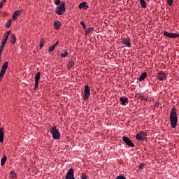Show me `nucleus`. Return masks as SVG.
I'll return each instance as SVG.
<instances>
[{"mask_svg":"<svg viewBox=\"0 0 179 179\" xmlns=\"http://www.w3.org/2000/svg\"><path fill=\"white\" fill-rule=\"evenodd\" d=\"M169 118L172 128H176L177 127V122H178V115H177V110L176 108L171 109Z\"/></svg>","mask_w":179,"mask_h":179,"instance_id":"obj_1","label":"nucleus"},{"mask_svg":"<svg viewBox=\"0 0 179 179\" xmlns=\"http://www.w3.org/2000/svg\"><path fill=\"white\" fill-rule=\"evenodd\" d=\"M50 133L52 134V136L53 139L58 140L61 138V134H59V131L57 129V126H54L50 128Z\"/></svg>","mask_w":179,"mask_h":179,"instance_id":"obj_2","label":"nucleus"},{"mask_svg":"<svg viewBox=\"0 0 179 179\" xmlns=\"http://www.w3.org/2000/svg\"><path fill=\"white\" fill-rule=\"evenodd\" d=\"M65 2L62 1L56 8L57 15H63L65 13Z\"/></svg>","mask_w":179,"mask_h":179,"instance_id":"obj_3","label":"nucleus"},{"mask_svg":"<svg viewBox=\"0 0 179 179\" xmlns=\"http://www.w3.org/2000/svg\"><path fill=\"white\" fill-rule=\"evenodd\" d=\"M89 97H90V87H89V85H87L84 90L83 99L85 101H87Z\"/></svg>","mask_w":179,"mask_h":179,"instance_id":"obj_4","label":"nucleus"},{"mask_svg":"<svg viewBox=\"0 0 179 179\" xmlns=\"http://www.w3.org/2000/svg\"><path fill=\"white\" fill-rule=\"evenodd\" d=\"M147 136L148 134L143 131H140L136 135V138L138 141H145Z\"/></svg>","mask_w":179,"mask_h":179,"instance_id":"obj_5","label":"nucleus"},{"mask_svg":"<svg viewBox=\"0 0 179 179\" xmlns=\"http://www.w3.org/2000/svg\"><path fill=\"white\" fill-rule=\"evenodd\" d=\"M122 141H123V142H124V143H126V145H127V146H129L130 148L135 147V144H134V143H132V141H131V139H129V138L123 136Z\"/></svg>","mask_w":179,"mask_h":179,"instance_id":"obj_6","label":"nucleus"},{"mask_svg":"<svg viewBox=\"0 0 179 179\" xmlns=\"http://www.w3.org/2000/svg\"><path fill=\"white\" fill-rule=\"evenodd\" d=\"M164 36H165V37H168L169 38H177V37L179 36V34L169 33L166 31H164Z\"/></svg>","mask_w":179,"mask_h":179,"instance_id":"obj_7","label":"nucleus"},{"mask_svg":"<svg viewBox=\"0 0 179 179\" xmlns=\"http://www.w3.org/2000/svg\"><path fill=\"white\" fill-rule=\"evenodd\" d=\"M73 169H70L66 176L65 179H75V176L73 175Z\"/></svg>","mask_w":179,"mask_h":179,"instance_id":"obj_8","label":"nucleus"},{"mask_svg":"<svg viewBox=\"0 0 179 179\" xmlns=\"http://www.w3.org/2000/svg\"><path fill=\"white\" fill-rule=\"evenodd\" d=\"M22 15V10H18L13 13V20L15 22L17 20V17Z\"/></svg>","mask_w":179,"mask_h":179,"instance_id":"obj_9","label":"nucleus"},{"mask_svg":"<svg viewBox=\"0 0 179 179\" xmlns=\"http://www.w3.org/2000/svg\"><path fill=\"white\" fill-rule=\"evenodd\" d=\"M40 75H41V73L38 72L35 75V89L38 88V80H40Z\"/></svg>","mask_w":179,"mask_h":179,"instance_id":"obj_10","label":"nucleus"},{"mask_svg":"<svg viewBox=\"0 0 179 179\" xmlns=\"http://www.w3.org/2000/svg\"><path fill=\"white\" fill-rule=\"evenodd\" d=\"M157 75H158V79L161 81L164 80V79H166V78L167 77L166 73L163 72H159Z\"/></svg>","mask_w":179,"mask_h":179,"instance_id":"obj_11","label":"nucleus"},{"mask_svg":"<svg viewBox=\"0 0 179 179\" xmlns=\"http://www.w3.org/2000/svg\"><path fill=\"white\" fill-rule=\"evenodd\" d=\"M8 62H5L4 64L2 65V67H1V73H6V69H8Z\"/></svg>","mask_w":179,"mask_h":179,"instance_id":"obj_12","label":"nucleus"},{"mask_svg":"<svg viewBox=\"0 0 179 179\" xmlns=\"http://www.w3.org/2000/svg\"><path fill=\"white\" fill-rule=\"evenodd\" d=\"M122 43L124 44V45H127V47L129 48L131 47V39L124 38L122 39Z\"/></svg>","mask_w":179,"mask_h":179,"instance_id":"obj_13","label":"nucleus"},{"mask_svg":"<svg viewBox=\"0 0 179 179\" xmlns=\"http://www.w3.org/2000/svg\"><path fill=\"white\" fill-rule=\"evenodd\" d=\"M148 76V73L143 72L139 77L138 81L142 82V80H145L146 79V77Z\"/></svg>","mask_w":179,"mask_h":179,"instance_id":"obj_14","label":"nucleus"},{"mask_svg":"<svg viewBox=\"0 0 179 179\" xmlns=\"http://www.w3.org/2000/svg\"><path fill=\"white\" fill-rule=\"evenodd\" d=\"M0 142L3 143V127L0 128Z\"/></svg>","mask_w":179,"mask_h":179,"instance_id":"obj_15","label":"nucleus"},{"mask_svg":"<svg viewBox=\"0 0 179 179\" xmlns=\"http://www.w3.org/2000/svg\"><path fill=\"white\" fill-rule=\"evenodd\" d=\"M120 101L122 103V106H125V103H128V98L127 97H120Z\"/></svg>","mask_w":179,"mask_h":179,"instance_id":"obj_16","label":"nucleus"},{"mask_svg":"<svg viewBox=\"0 0 179 179\" xmlns=\"http://www.w3.org/2000/svg\"><path fill=\"white\" fill-rule=\"evenodd\" d=\"M54 26H55V29H56V30H58L61 27V22L55 21L54 22Z\"/></svg>","mask_w":179,"mask_h":179,"instance_id":"obj_17","label":"nucleus"},{"mask_svg":"<svg viewBox=\"0 0 179 179\" xmlns=\"http://www.w3.org/2000/svg\"><path fill=\"white\" fill-rule=\"evenodd\" d=\"M140 3L141 5V7H143L144 9H146V8H148V5L146 3V1H145V0H140Z\"/></svg>","mask_w":179,"mask_h":179,"instance_id":"obj_18","label":"nucleus"},{"mask_svg":"<svg viewBox=\"0 0 179 179\" xmlns=\"http://www.w3.org/2000/svg\"><path fill=\"white\" fill-rule=\"evenodd\" d=\"M74 66L75 62H73V60L70 61V62L68 64V69H72Z\"/></svg>","mask_w":179,"mask_h":179,"instance_id":"obj_19","label":"nucleus"},{"mask_svg":"<svg viewBox=\"0 0 179 179\" xmlns=\"http://www.w3.org/2000/svg\"><path fill=\"white\" fill-rule=\"evenodd\" d=\"M10 41L11 44H15V43H16V36H15V34L11 35Z\"/></svg>","mask_w":179,"mask_h":179,"instance_id":"obj_20","label":"nucleus"},{"mask_svg":"<svg viewBox=\"0 0 179 179\" xmlns=\"http://www.w3.org/2000/svg\"><path fill=\"white\" fill-rule=\"evenodd\" d=\"M6 159H7L6 155H4L1 159V166H3V164L6 163Z\"/></svg>","mask_w":179,"mask_h":179,"instance_id":"obj_21","label":"nucleus"},{"mask_svg":"<svg viewBox=\"0 0 179 179\" xmlns=\"http://www.w3.org/2000/svg\"><path fill=\"white\" fill-rule=\"evenodd\" d=\"M86 5H87V3L83 1L79 4L78 7L80 9H83V8H86Z\"/></svg>","mask_w":179,"mask_h":179,"instance_id":"obj_22","label":"nucleus"},{"mask_svg":"<svg viewBox=\"0 0 179 179\" xmlns=\"http://www.w3.org/2000/svg\"><path fill=\"white\" fill-rule=\"evenodd\" d=\"M93 30H94V28L93 27H89L86 31H85V34H90V33H92L93 31Z\"/></svg>","mask_w":179,"mask_h":179,"instance_id":"obj_23","label":"nucleus"},{"mask_svg":"<svg viewBox=\"0 0 179 179\" xmlns=\"http://www.w3.org/2000/svg\"><path fill=\"white\" fill-rule=\"evenodd\" d=\"M68 56V52H66V50H62V53H61V57H62L63 58H65V57Z\"/></svg>","mask_w":179,"mask_h":179,"instance_id":"obj_24","label":"nucleus"},{"mask_svg":"<svg viewBox=\"0 0 179 179\" xmlns=\"http://www.w3.org/2000/svg\"><path fill=\"white\" fill-rule=\"evenodd\" d=\"M9 177H10V178H11V179H15V178H16L17 175H16V173H15L14 172H10Z\"/></svg>","mask_w":179,"mask_h":179,"instance_id":"obj_25","label":"nucleus"},{"mask_svg":"<svg viewBox=\"0 0 179 179\" xmlns=\"http://www.w3.org/2000/svg\"><path fill=\"white\" fill-rule=\"evenodd\" d=\"M54 50H55V45H52L49 48L48 51H49V52H52V51H54Z\"/></svg>","mask_w":179,"mask_h":179,"instance_id":"obj_26","label":"nucleus"},{"mask_svg":"<svg viewBox=\"0 0 179 179\" xmlns=\"http://www.w3.org/2000/svg\"><path fill=\"white\" fill-rule=\"evenodd\" d=\"M12 24V19H10L6 23V27H9Z\"/></svg>","mask_w":179,"mask_h":179,"instance_id":"obj_27","label":"nucleus"},{"mask_svg":"<svg viewBox=\"0 0 179 179\" xmlns=\"http://www.w3.org/2000/svg\"><path fill=\"white\" fill-rule=\"evenodd\" d=\"M140 99H141V100H143V101H148V99H146L145 97V96H143V95L140 96Z\"/></svg>","mask_w":179,"mask_h":179,"instance_id":"obj_28","label":"nucleus"},{"mask_svg":"<svg viewBox=\"0 0 179 179\" xmlns=\"http://www.w3.org/2000/svg\"><path fill=\"white\" fill-rule=\"evenodd\" d=\"M166 1L169 6H171V5H173V0H166Z\"/></svg>","mask_w":179,"mask_h":179,"instance_id":"obj_29","label":"nucleus"},{"mask_svg":"<svg viewBox=\"0 0 179 179\" xmlns=\"http://www.w3.org/2000/svg\"><path fill=\"white\" fill-rule=\"evenodd\" d=\"M81 179H87V176L86 175V173H82Z\"/></svg>","mask_w":179,"mask_h":179,"instance_id":"obj_30","label":"nucleus"},{"mask_svg":"<svg viewBox=\"0 0 179 179\" xmlns=\"http://www.w3.org/2000/svg\"><path fill=\"white\" fill-rule=\"evenodd\" d=\"M80 24H81V26H83V29H86V25L85 24V22L83 21H81L80 22Z\"/></svg>","mask_w":179,"mask_h":179,"instance_id":"obj_31","label":"nucleus"},{"mask_svg":"<svg viewBox=\"0 0 179 179\" xmlns=\"http://www.w3.org/2000/svg\"><path fill=\"white\" fill-rule=\"evenodd\" d=\"M44 47V41L41 40L40 43V48H43Z\"/></svg>","mask_w":179,"mask_h":179,"instance_id":"obj_32","label":"nucleus"},{"mask_svg":"<svg viewBox=\"0 0 179 179\" xmlns=\"http://www.w3.org/2000/svg\"><path fill=\"white\" fill-rule=\"evenodd\" d=\"M3 38L4 40H7L8 41V38H9V36L8 34H4V36H3Z\"/></svg>","mask_w":179,"mask_h":179,"instance_id":"obj_33","label":"nucleus"},{"mask_svg":"<svg viewBox=\"0 0 179 179\" xmlns=\"http://www.w3.org/2000/svg\"><path fill=\"white\" fill-rule=\"evenodd\" d=\"M8 41L6 40V39H3V40H2V41H1V45H5V44H6V42H7Z\"/></svg>","mask_w":179,"mask_h":179,"instance_id":"obj_34","label":"nucleus"},{"mask_svg":"<svg viewBox=\"0 0 179 179\" xmlns=\"http://www.w3.org/2000/svg\"><path fill=\"white\" fill-rule=\"evenodd\" d=\"M3 48H5V45H1L0 46V52H2V51H3Z\"/></svg>","mask_w":179,"mask_h":179,"instance_id":"obj_35","label":"nucleus"},{"mask_svg":"<svg viewBox=\"0 0 179 179\" xmlns=\"http://www.w3.org/2000/svg\"><path fill=\"white\" fill-rule=\"evenodd\" d=\"M55 5H59V3H61V0H56L55 1Z\"/></svg>","mask_w":179,"mask_h":179,"instance_id":"obj_36","label":"nucleus"},{"mask_svg":"<svg viewBox=\"0 0 179 179\" xmlns=\"http://www.w3.org/2000/svg\"><path fill=\"white\" fill-rule=\"evenodd\" d=\"M4 75L5 74L3 73H0V82L2 80V78H3Z\"/></svg>","mask_w":179,"mask_h":179,"instance_id":"obj_37","label":"nucleus"},{"mask_svg":"<svg viewBox=\"0 0 179 179\" xmlns=\"http://www.w3.org/2000/svg\"><path fill=\"white\" fill-rule=\"evenodd\" d=\"M145 166L144 164H141L139 165V169H143V167Z\"/></svg>","mask_w":179,"mask_h":179,"instance_id":"obj_38","label":"nucleus"},{"mask_svg":"<svg viewBox=\"0 0 179 179\" xmlns=\"http://www.w3.org/2000/svg\"><path fill=\"white\" fill-rule=\"evenodd\" d=\"M3 8V2L0 3V9H2Z\"/></svg>","mask_w":179,"mask_h":179,"instance_id":"obj_39","label":"nucleus"},{"mask_svg":"<svg viewBox=\"0 0 179 179\" xmlns=\"http://www.w3.org/2000/svg\"><path fill=\"white\" fill-rule=\"evenodd\" d=\"M58 44H59V41H57L55 44H53V45H55L56 47V45H57Z\"/></svg>","mask_w":179,"mask_h":179,"instance_id":"obj_40","label":"nucleus"},{"mask_svg":"<svg viewBox=\"0 0 179 179\" xmlns=\"http://www.w3.org/2000/svg\"><path fill=\"white\" fill-rule=\"evenodd\" d=\"M5 34H7L8 36H9V34H10V31H8L6 33H5Z\"/></svg>","mask_w":179,"mask_h":179,"instance_id":"obj_41","label":"nucleus"},{"mask_svg":"<svg viewBox=\"0 0 179 179\" xmlns=\"http://www.w3.org/2000/svg\"><path fill=\"white\" fill-rule=\"evenodd\" d=\"M155 107H159V103L158 102H157V103H155Z\"/></svg>","mask_w":179,"mask_h":179,"instance_id":"obj_42","label":"nucleus"},{"mask_svg":"<svg viewBox=\"0 0 179 179\" xmlns=\"http://www.w3.org/2000/svg\"><path fill=\"white\" fill-rule=\"evenodd\" d=\"M1 55H2V52H0V58Z\"/></svg>","mask_w":179,"mask_h":179,"instance_id":"obj_43","label":"nucleus"},{"mask_svg":"<svg viewBox=\"0 0 179 179\" xmlns=\"http://www.w3.org/2000/svg\"><path fill=\"white\" fill-rule=\"evenodd\" d=\"M2 2H3V3L4 2H6V0H3Z\"/></svg>","mask_w":179,"mask_h":179,"instance_id":"obj_44","label":"nucleus"},{"mask_svg":"<svg viewBox=\"0 0 179 179\" xmlns=\"http://www.w3.org/2000/svg\"><path fill=\"white\" fill-rule=\"evenodd\" d=\"M178 37H179V35H178Z\"/></svg>","mask_w":179,"mask_h":179,"instance_id":"obj_45","label":"nucleus"}]
</instances>
